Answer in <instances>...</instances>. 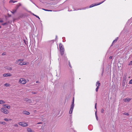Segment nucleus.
I'll use <instances>...</instances> for the list:
<instances>
[{
    "label": "nucleus",
    "mask_w": 132,
    "mask_h": 132,
    "mask_svg": "<svg viewBox=\"0 0 132 132\" xmlns=\"http://www.w3.org/2000/svg\"><path fill=\"white\" fill-rule=\"evenodd\" d=\"M23 113L24 114H26L27 115H29L30 114V113L27 111H25L23 112Z\"/></svg>",
    "instance_id": "10"
},
{
    "label": "nucleus",
    "mask_w": 132,
    "mask_h": 132,
    "mask_svg": "<svg viewBox=\"0 0 132 132\" xmlns=\"http://www.w3.org/2000/svg\"><path fill=\"white\" fill-rule=\"evenodd\" d=\"M41 123V122H39V123H38L37 124H40V123Z\"/></svg>",
    "instance_id": "41"
},
{
    "label": "nucleus",
    "mask_w": 132,
    "mask_h": 132,
    "mask_svg": "<svg viewBox=\"0 0 132 132\" xmlns=\"http://www.w3.org/2000/svg\"><path fill=\"white\" fill-rule=\"evenodd\" d=\"M6 68L8 70H11L12 69V68L11 67H7Z\"/></svg>",
    "instance_id": "12"
},
{
    "label": "nucleus",
    "mask_w": 132,
    "mask_h": 132,
    "mask_svg": "<svg viewBox=\"0 0 132 132\" xmlns=\"http://www.w3.org/2000/svg\"><path fill=\"white\" fill-rule=\"evenodd\" d=\"M19 5H20V6H21V3H19Z\"/></svg>",
    "instance_id": "38"
},
{
    "label": "nucleus",
    "mask_w": 132,
    "mask_h": 132,
    "mask_svg": "<svg viewBox=\"0 0 132 132\" xmlns=\"http://www.w3.org/2000/svg\"><path fill=\"white\" fill-rule=\"evenodd\" d=\"M112 56H111L109 57V59H112Z\"/></svg>",
    "instance_id": "31"
},
{
    "label": "nucleus",
    "mask_w": 132,
    "mask_h": 132,
    "mask_svg": "<svg viewBox=\"0 0 132 132\" xmlns=\"http://www.w3.org/2000/svg\"><path fill=\"white\" fill-rule=\"evenodd\" d=\"M69 67H70V68H71L72 67L71 66V65L70 64V62L69 61Z\"/></svg>",
    "instance_id": "27"
},
{
    "label": "nucleus",
    "mask_w": 132,
    "mask_h": 132,
    "mask_svg": "<svg viewBox=\"0 0 132 132\" xmlns=\"http://www.w3.org/2000/svg\"><path fill=\"white\" fill-rule=\"evenodd\" d=\"M24 101H26L28 103H30L31 102V100L29 99L26 98L24 99Z\"/></svg>",
    "instance_id": "8"
},
{
    "label": "nucleus",
    "mask_w": 132,
    "mask_h": 132,
    "mask_svg": "<svg viewBox=\"0 0 132 132\" xmlns=\"http://www.w3.org/2000/svg\"><path fill=\"white\" fill-rule=\"evenodd\" d=\"M100 83L98 81H97L96 83V86H97V87L96 89V91L97 92L98 91V89L99 88V86L100 85Z\"/></svg>",
    "instance_id": "5"
},
{
    "label": "nucleus",
    "mask_w": 132,
    "mask_h": 132,
    "mask_svg": "<svg viewBox=\"0 0 132 132\" xmlns=\"http://www.w3.org/2000/svg\"><path fill=\"white\" fill-rule=\"evenodd\" d=\"M23 61H24V59H21L18 60H17L16 61L17 62H19V61H20V62H22Z\"/></svg>",
    "instance_id": "19"
},
{
    "label": "nucleus",
    "mask_w": 132,
    "mask_h": 132,
    "mask_svg": "<svg viewBox=\"0 0 132 132\" xmlns=\"http://www.w3.org/2000/svg\"><path fill=\"white\" fill-rule=\"evenodd\" d=\"M129 65H132V61H130V63H129Z\"/></svg>",
    "instance_id": "25"
},
{
    "label": "nucleus",
    "mask_w": 132,
    "mask_h": 132,
    "mask_svg": "<svg viewBox=\"0 0 132 132\" xmlns=\"http://www.w3.org/2000/svg\"><path fill=\"white\" fill-rule=\"evenodd\" d=\"M32 93L33 94H36V93H35V92H32Z\"/></svg>",
    "instance_id": "40"
},
{
    "label": "nucleus",
    "mask_w": 132,
    "mask_h": 132,
    "mask_svg": "<svg viewBox=\"0 0 132 132\" xmlns=\"http://www.w3.org/2000/svg\"><path fill=\"white\" fill-rule=\"evenodd\" d=\"M118 38L117 37L115 39V40H114L113 42L112 43V44H113L114 43H115V42H117V41Z\"/></svg>",
    "instance_id": "18"
},
{
    "label": "nucleus",
    "mask_w": 132,
    "mask_h": 132,
    "mask_svg": "<svg viewBox=\"0 0 132 132\" xmlns=\"http://www.w3.org/2000/svg\"><path fill=\"white\" fill-rule=\"evenodd\" d=\"M24 42L26 44H27V40H26V39H25V40H24Z\"/></svg>",
    "instance_id": "23"
},
{
    "label": "nucleus",
    "mask_w": 132,
    "mask_h": 132,
    "mask_svg": "<svg viewBox=\"0 0 132 132\" xmlns=\"http://www.w3.org/2000/svg\"><path fill=\"white\" fill-rule=\"evenodd\" d=\"M48 11H52L51 10H48Z\"/></svg>",
    "instance_id": "42"
},
{
    "label": "nucleus",
    "mask_w": 132,
    "mask_h": 132,
    "mask_svg": "<svg viewBox=\"0 0 132 132\" xmlns=\"http://www.w3.org/2000/svg\"><path fill=\"white\" fill-rule=\"evenodd\" d=\"M4 85L6 87L9 86H10V84L8 83H6L4 84Z\"/></svg>",
    "instance_id": "15"
},
{
    "label": "nucleus",
    "mask_w": 132,
    "mask_h": 132,
    "mask_svg": "<svg viewBox=\"0 0 132 132\" xmlns=\"http://www.w3.org/2000/svg\"><path fill=\"white\" fill-rule=\"evenodd\" d=\"M96 105H97V103H96L95 104V109H96Z\"/></svg>",
    "instance_id": "35"
},
{
    "label": "nucleus",
    "mask_w": 132,
    "mask_h": 132,
    "mask_svg": "<svg viewBox=\"0 0 132 132\" xmlns=\"http://www.w3.org/2000/svg\"><path fill=\"white\" fill-rule=\"evenodd\" d=\"M35 15V16H36L39 19H40V18L38 16H37V15Z\"/></svg>",
    "instance_id": "37"
},
{
    "label": "nucleus",
    "mask_w": 132,
    "mask_h": 132,
    "mask_svg": "<svg viewBox=\"0 0 132 132\" xmlns=\"http://www.w3.org/2000/svg\"><path fill=\"white\" fill-rule=\"evenodd\" d=\"M28 125V124L26 122H23V123L22 124V126H27Z\"/></svg>",
    "instance_id": "11"
},
{
    "label": "nucleus",
    "mask_w": 132,
    "mask_h": 132,
    "mask_svg": "<svg viewBox=\"0 0 132 132\" xmlns=\"http://www.w3.org/2000/svg\"><path fill=\"white\" fill-rule=\"evenodd\" d=\"M17 2V1H13V0H11L9 2V3H14L15 2Z\"/></svg>",
    "instance_id": "14"
},
{
    "label": "nucleus",
    "mask_w": 132,
    "mask_h": 132,
    "mask_svg": "<svg viewBox=\"0 0 132 132\" xmlns=\"http://www.w3.org/2000/svg\"><path fill=\"white\" fill-rule=\"evenodd\" d=\"M16 11H12V12L13 13V14H14L15 12H16Z\"/></svg>",
    "instance_id": "36"
},
{
    "label": "nucleus",
    "mask_w": 132,
    "mask_h": 132,
    "mask_svg": "<svg viewBox=\"0 0 132 132\" xmlns=\"http://www.w3.org/2000/svg\"><path fill=\"white\" fill-rule=\"evenodd\" d=\"M36 82L37 83V82H38L36 81Z\"/></svg>",
    "instance_id": "44"
},
{
    "label": "nucleus",
    "mask_w": 132,
    "mask_h": 132,
    "mask_svg": "<svg viewBox=\"0 0 132 132\" xmlns=\"http://www.w3.org/2000/svg\"><path fill=\"white\" fill-rule=\"evenodd\" d=\"M30 1L31 2H32L37 7H38V6L36 5L34 3H33L31 0H30Z\"/></svg>",
    "instance_id": "33"
},
{
    "label": "nucleus",
    "mask_w": 132,
    "mask_h": 132,
    "mask_svg": "<svg viewBox=\"0 0 132 132\" xmlns=\"http://www.w3.org/2000/svg\"><path fill=\"white\" fill-rule=\"evenodd\" d=\"M123 114L124 115L129 116V114L128 113H123Z\"/></svg>",
    "instance_id": "22"
},
{
    "label": "nucleus",
    "mask_w": 132,
    "mask_h": 132,
    "mask_svg": "<svg viewBox=\"0 0 132 132\" xmlns=\"http://www.w3.org/2000/svg\"><path fill=\"white\" fill-rule=\"evenodd\" d=\"M1 26H0V28H1Z\"/></svg>",
    "instance_id": "43"
},
{
    "label": "nucleus",
    "mask_w": 132,
    "mask_h": 132,
    "mask_svg": "<svg viewBox=\"0 0 132 132\" xmlns=\"http://www.w3.org/2000/svg\"><path fill=\"white\" fill-rule=\"evenodd\" d=\"M74 98H73V100L72 102V104L71 105V107L70 109V110L69 111V113L70 114H71L73 111V110L74 107Z\"/></svg>",
    "instance_id": "3"
},
{
    "label": "nucleus",
    "mask_w": 132,
    "mask_h": 132,
    "mask_svg": "<svg viewBox=\"0 0 132 132\" xmlns=\"http://www.w3.org/2000/svg\"><path fill=\"white\" fill-rule=\"evenodd\" d=\"M95 115L96 119L97 120H98V117L97 116L96 111L95 112Z\"/></svg>",
    "instance_id": "20"
},
{
    "label": "nucleus",
    "mask_w": 132,
    "mask_h": 132,
    "mask_svg": "<svg viewBox=\"0 0 132 132\" xmlns=\"http://www.w3.org/2000/svg\"><path fill=\"white\" fill-rule=\"evenodd\" d=\"M0 124L4 125L6 124V123L5 122L0 121Z\"/></svg>",
    "instance_id": "21"
},
{
    "label": "nucleus",
    "mask_w": 132,
    "mask_h": 132,
    "mask_svg": "<svg viewBox=\"0 0 132 132\" xmlns=\"http://www.w3.org/2000/svg\"><path fill=\"white\" fill-rule=\"evenodd\" d=\"M27 131L28 132H32L33 131L30 128H28L27 129Z\"/></svg>",
    "instance_id": "16"
},
{
    "label": "nucleus",
    "mask_w": 132,
    "mask_h": 132,
    "mask_svg": "<svg viewBox=\"0 0 132 132\" xmlns=\"http://www.w3.org/2000/svg\"><path fill=\"white\" fill-rule=\"evenodd\" d=\"M3 75L4 77H7L8 76H12V75L10 73H6L4 74Z\"/></svg>",
    "instance_id": "6"
},
{
    "label": "nucleus",
    "mask_w": 132,
    "mask_h": 132,
    "mask_svg": "<svg viewBox=\"0 0 132 132\" xmlns=\"http://www.w3.org/2000/svg\"><path fill=\"white\" fill-rule=\"evenodd\" d=\"M104 110L103 109H102L101 110V112L102 113H103L104 112Z\"/></svg>",
    "instance_id": "29"
},
{
    "label": "nucleus",
    "mask_w": 132,
    "mask_h": 132,
    "mask_svg": "<svg viewBox=\"0 0 132 132\" xmlns=\"http://www.w3.org/2000/svg\"><path fill=\"white\" fill-rule=\"evenodd\" d=\"M4 120L7 121H11L12 120L11 119H8L7 118H5L4 119Z\"/></svg>",
    "instance_id": "17"
},
{
    "label": "nucleus",
    "mask_w": 132,
    "mask_h": 132,
    "mask_svg": "<svg viewBox=\"0 0 132 132\" xmlns=\"http://www.w3.org/2000/svg\"><path fill=\"white\" fill-rule=\"evenodd\" d=\"M7 24V23H3V24H2V25H5L6 24Z\"/></svg>",
    "instance_id": "34"
},
{
    "label": "nucleus",
    "mask_w": 132,
    "mask_h": 132,
    "mask_svg": "<svg viewBox=\"0 0 132 132\" xmlns=\"http://www.w3.org/2000/svg\"><path fill=\"white\" fill-rule=\"evenodd\" d=\"M131 100V98H128L123 99V100L125 102H129Z\"/></svg>",
    "instance_id": "9"
},
{
    "label": "nucleus",
    "mask_w": 132,
    "mask_h": 132,
    "mask_svg": "<svg viewBox=\"0 0 132 132\" xmlns=\"http://www.w3.org/2000/svg\"><path fill=\"white\" fill-rule=\"evenodd\" d=\"M2 55H5V53H3L2 54Z\"/></svg>",
    "instance_id": "39"
},
{
    "label": "nucleus",
    "mask_w": 132,
    "mask_h": 132,
    "mask_svg": "<svg viewBox=\"0 0 132 132\" xmlns=\"http://www.w3.org/2000/svg\"><path fill=\"white\" fill-rule=\"evenodd\" d=\"M19 82L20 84H24L26 83L27 80L25 78H21L20 79Z\"/></svg>",
    "instance_id": "4"
},
{
    "label": "nucleus",
    "mask_w": 132,
    "mask_h": 132,
    "mask_svg": "<svg viewBox=\"0 0 132 132\" xmlns=\"http://www.w3.org/2000/svg\"><path fill=\"white\" fill-rule=\"evenodd\" d=\"M3 22L2 19H0V22Z\"/></svg>",
    "instance_id": "32"
},
{
    "label": "nucleus",
    "mask_w": 132,
    "mask_h": 132,
    "mask_svg": "<svg viewBox=\"0 0 132 132\" xmlns=\"http://www.w3.org/2000/svg\"><path fill=\"white\" fill-rule=\"evenodd\" d=\"M3 108H1L0 109L1 112L5 114H8L9 112V110L5 108H6L9 109L10 108V105L7 106L6 104H4L3 105Z\"/></svg>",
    "instance_id": "1"
},
{
    "label": "nucleus",
    "mask_w": 132,
    "mask_h": 132,
    "mask_svg": "<svg viewBox=\"0 0 132 132\" xmlns=\"http://www.w3.org/2000/svg\"><path fill=\"white\" fill-rule=\"evenodd\" d=\"M23 123V122H20L19 123V124L21 126H22V124Z\"/></svg>",
    "instance_id": "24"
},
{
    "label": "nucleus",
    "mask_w": 132,
    "mask_h": 132,
    "mask_svg": "<svg viewBox=\"0 0 132 132\" xmlns=\"http://www.w3.org/2000/svg\"><path fill=\"white\" fill-rule=\"evenodd\" d=\"M129 83L130 84H132V79L129 82Z\"/></svg>",
    "instance_id": "26"
},
{
    "label": "nucleus",
    "mask_w": 132,
    "mask_h": 132,
    "mask_svg": "<svg viewBox=\"0 0 132 132\" xmlns=\"http://www.w3.org/2000/svg\"><path fill=\"white\" fill-rule=\"evenodd\" d=\"M36 82L37 83V82H38L36 81Z\"/></svg>",
    "instance_id": "45"
},
{
    "label": "nucleus",
    "mask_w": 132,
    "mask_h": 132,
    "mask_svg": "<svg viewBox=\"0 0 132 132\" xmlns=\"http://www.w3.org/2000/svg\"><path fill=\"white\" fill-rule=\"evenodd\" d=\"M42 10H44L46 11H48V10H47V9H42Z\"/></svg>",
    "instance_id": "30"
},
{
    "label": "nucleus",
    "mask_w": 132,
    "mask_h": 132,
    "mask_svg": "<svg viewBox=\"0 0 132 132\" xmlns=\"http://www.w3.org/2000/svg\"><path fill=\"white\" fill-rule=\"evenodd\" d=\"M60 51V54L61 55H63L64 53V48L62 44L60 43L59 44Z\"/></svg>",
    "instance_id": "2"
},
{
    "label": "nucleus",
    "mask_w": 132,
    "mask_h": 132,
    "mask_svg": "<svg viewBox=\"0 0 132 132\" xmlns=\"http://www.w3.org/2000/svg\"><path fill=\"white\" fill-rule=\"evenodd\" d=\"M5 103V102L3 100H0V104H3Z\"/></svg>",
    "instance_id": "13"
},
{
    "label": "nucleus",
    "mask_w": 132,
    "mask_h": 132,
    "mask_svg": "<svg viewBox=\"0 0 132 132\" xmlns=\"http://www.w3.org/2000/svg\"><path fill=\"white\" fill-rule=\"evenodd\" d=\"M27 63L26 62H20L19 64V65H24L27 64Z\"/></svg>",
    "instance_id": "7"
},
{
    "label": "nucleus",
    "mask_w": 132,
    "mask_h": 132,
    "mask_svg": "<svg viewBox=\"0 0 132 132\" xmlns=\"http://www.w3.org/2000/svg\"><path fill=\"white\" fill-rule=\"evenodd\" d=\"M14 126L16 127H18V125L17 124H15L14 125Z\"/></svg>",
    "instance_id": "28"
}]
</instances>
